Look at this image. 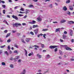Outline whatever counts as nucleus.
Returning <instances> with one entry per match:
<instances>
[{
  "label": "nucleus",
  "instance_id": "nucleus-7",
  "mask_svg": "<svg viewBox=\"0 0 74 74\" xmlns=\"http://www.w3.org/2000/svg\"><path fill=\"white\" fill-rule=\"evenodd\" d=\"M12 17L14 19H15L16 20H18V18L16 16H14V15H12Z\"/></svg>",
  "mask_w": 74,
  "mask_h": 74
},
{
  "label": "nucleus",
  "instance_id": "nucleus-27",
  "mask_svg": "<svg viewBox=\"0 0 74 74\" xmlns=\"http://www.w3.org/2000/svg\"><path fill=\"white\" fill-rule=\"evenodd\" d=\"M67 13L69 15H71V14H70V12H69V11L67 12Z\"/></svg>",
  "mask_w": 74,
  "mask_h": 74
},
{
  "label": "nucleus",
  "instance_id": "nucleus-53",
  "mask_svg": "<svg viewBox=\"0 0 74 74\" xmlns=\"http://www.w3.org/2000/svg\"><path fill=\"white\" fill-rule=\"evenodd\" d=\"M18 63H20V62H21V60H18Z\"/></svg>",
  "mask_w": 74,
  "mask_h": 74
},
{
  "label": "nucleus",
  "instance_id": "nucleus-33",
  "mask_svg": "<svg viewBox=\"0 0 74 74\" xmlns=\"http://www.w3.org/2000/svg\"><path fill=\"white\" fill-rule=\"evenodd\" d=\"M21 41H22V42H23V43H24V44H25V43H26V42L24 41L23 39H21Z\"/></svg>",
  "mask_w": 74,
  "mask_h": 74
},
{
  "label": "nucleus",
  "instance_id": "nucleus-51",
  "mask_svg": "<svg viewBox=\"0 0 74 74\" xmlns=\"http://www.w3.org/2000/svg\"><path fill=\"white\" fill-rule=\"evenodd\" d=\"M22 25L23 26H25V25H26V24L25 23H23L22 24Z\"/></svg>",
  "mask_w": 74,
  "mask_h": 74
},
{
  "label": "nucleus",
  "instance_id": "nucleus-6",
  "mask_svg": "<svg viewBox=\"0 0 74 74\" xmlns=\"http://www.w3.org/2000/svg\"><path fill=\"white\" fill-rule=\"evenodd\" d=\"M37 19L38 22H41V21H42V19L40 17H38L37 18Z\"/></svg>",
  "mask_w": 74,
  "mask_h": 74
},
{
  "label": "nucleus",
  "instance_id": "nucleus-60",
  "mask_svg": "<svg viewBox=\"0 0 74 74\" xmlns=\"http://www.w3.org/2000/svg\"><path fill=\"white\" fill-rule=\"evenodd\" d=\"M10 11H11V12H13V10H12V8H10Z\"/></svg>",
  "mask_w": 74,
  "mask_h": 74
},
{
  "label": "nucleus",
  "instance_id": "nucleus-18",
  "mask_svg": "<svg viewBox=\"0 0 74 74\" xmlns=\"http://www.w3.org/2000/svg\"><path fill=\"white\" fill-rule=\"evenodd\" d=\"M37 56L39 58V59L41 58V55H40L39 54H37Z\"/></svg>",
  "mask_w": 74,
  "mask_h": 74
},
{
  "label": "nucleus",
  "instance_id": "nucleus-57",
  "mask_svg": "<svg viewBox=\"0 0 74 74\" xmlns=\"http://www.w3.org/2000/svg\"><path fill=\"white\" fill-rule=\"evenodd\" d=\"M4 33H7V30H6L4 31Z\"/></svg>",
  "mask_w": 74,
  "mask_h": 74
},
{
  "label": "nucleus",
  "instance_id": "nucleus-16",
  "mask_svg": "<svg viewBox=\"0 0 74 74\" xmlns=\"http://www.w3.org/2000/svg\"><path fill=\"white\" fill-rule=\"evenodd\" d=\"M39 44H40V45L41 46V47L42 48H44L45 47L44 45V44H42L41 43H39Z\"/></svg>",
  "mask_w": 74,
  "mask_h": 74
},
{
  "label": "nucleus",
  "instance_id": "nucleus-1",
  "mask_svg": "<svg viewBox=\"0 0 74 74\" xmlns=\"http://www.w3.org/2000/svg\"><path fill=\"white\" fill-rule=\"evenodd\" d=\"M61 47H65V49H66V50H67L68 51H72L73 50L70 47H67V45H61Z\"/></svg>",
  "mask_w": 74,
  "mask_h": 74
},
{
  "label": "nucleus",
  "instance_id": "nucleus-34",
  "mask_svg": "<svg viewBox=\"0 0 74 74\" xmlns=\"http://www.w3.org/2000/svg\"><path fill=\"white\" fill-rule=\"evenodd\" d=\"M14 47H16V48H19V47H18V45H15Z\"/></svg>",
  "mask_w": 74,
  "mask_h": 74
},
{
  "label": "nucleus",
  "instance_id": "nucleus-36",
  "mask_svg": "<svg viewBox=\"0 0 74 74\" xmlns=\"http://www.w3.org/2000/svg\"><path fill=\"white\" fill-rule=\"evenodd\" d=\"M5 47V45L1 46L0 47L1 48H4V47Z\"/></svg>",
  "mask_w": 74,
  "mask_h": 74
},
{
  "label": "nucleus",
  "instance_id": "nucleus-13",
  "mask_svg": "<svg viewBox=\"0 0 74 74\" xmlns=\"http://www.w3.org/2000/svg\"><path fill=\"white\" fill-rule=\"evenodd\" d=\"M30 12V10H29L26 9V12H25L26 14H27V13H29Z\"/></svg>",
  "mask_w": 74,
  "mask_h": 74
},
{
  "label": "nucleus",
  "instance_id": "nucleus-59",
  "mask_svg": "<svg viewBox=\"0 0 74 74\" xmlns=\"http://www.w3.org/2000/svg\"><path fill=\"white\" fill-rule=\"evenodd\" d=\"M27 18V16L26 15L23 18L25 19V18Z\"/></svg>",
  "mask_w": 74,
  "mask_h": 74
},
{
  "label": "nucleus",
  "instance_id": "nucleus-26",
  "mask_svg": "<svg viewBox=\"0 0 74 74\" xmlns=\"http://www.w3.org/2000/svg\"><path fill=\"white\" fill-rule=\"evenodd\" d=\"M18 58H19V56H17L14 59L15 60H16V59H18Z\"/></svg>",
  "mask_w": 74,
  "mask_h": 74
},
{
  "label": "nucleus",
  "instance_id": "nucleus-35",
  "mask_svg": "<svg viewBox=\"0 0 74 74\" xmlns=\"http://www.w3.org/2000/svg\"><path fill=\"white\" fill-rule=\"evenodd\" d=\"M43 37L45 39L46 38V37H45V36H46V34H44L43 35Z\"/></svg>",
  "mask_w": 74,
  "mask_h": 74
},
{
  "label": "nucleus",
  "instance_id": "nucleus-32",
  "mask_svg": "<svg viewBox=\"0 0 74 74\" xmlns=\"http://www.w3.org/2000/svg\"><path fill=\"white\" fill-rule=\"evenodd\" d=\"M10 67H11V68H13L14 66H13V65L12 64H11L10 65Z\"/></svg>",
  "mask_w": 74,
  "mask_h": 74
},
{
  "label": "nucleus",
  "instance_id": "nucleus-10",
  "mask_svg": "<svg viewBox=\"0 0 74 74\" xmlns=\"http://www.w3.org/2000/svg\"><path fill=\"white\" fill-rule=\"evenodd\" d=\"M36 23V22L34 20H33L32 22H29V23L30 24H35V23Z\"/></svg>",
  "mask_w": 74,
  "mask_h": 74
},
{
  "label": "nucleus",
  "instance_id": "nucleus-50",
  "mask_svg": "<svg viewBox=\"0 0 74 74\" xmlns=\"http://www.w3.org/2000/svg\"><path fill=\"white\" fill-rule=\"evenodd\" d=\"M7 16L8 18H10V15H7Z\"/></svg>",
  "mask_w": 74,
  "mask_h": 74
},
{
  "label": "nucleus",
  "instance_id": "nucleus-56",
  "mask_svg": "<svg viewBox=\"0 0 74 74\" xmlns=\"http://www.w3.org/2000/svg\"><path fill=\"white\" fill-rule=\"evenodd\" d=\"M18 8V6H16L14 8V9H17Z\"/></svg>",
  "mask_w": 74,
  "mask_h": 74
},
{
  "label": "nucleus",
  "instance_id": "nucleus-11",
  "mask_svg": "<svg viewBox=\"0 0 74 74\" xmlns=\"http://www.w3.org/2000/svg\"><path fill=\"white\" fill-rule=\"evenodd\" d=\"M63 10H64L65 11H66L67 10V8L66 6H64L63 8Z\"/></svg>",
  "mask_w": 74,
  "mask_h": 74
},
{
  "label": "nucleus",
  "instance_id": "nucleus-61",
  "mask_svg": "<svg viewBox=\"0 0 74 74\" xmlns=\"http://www.w3.org/2000/svg\"><path fill=\"white\" fill-rule=\"evenodd\" d=\"M53 23H58V22L56 21L53 22Z\"/></svg>",
  "mask_w": 74,
  "mask_h": 74
},
{
  "label": "nucleus",
  "instance_id": "nucleus-42",
  "mask_svg": "<svg viewBox=\"0 0 74 74\" xmlns=\"http://www.w3.org/2000/svg\"><path fill=\"white\" fill-rule=\"evenodd\" d=\"M3 53V51L1 50H0V55Z\"/></svg>",
  "mask_w": 74,
  "mask_h": 74
},
{
  "label": "nucleus",
  "instance_id": "nucleus-39",
  "mask_svg": "<svg viewBox=\"0 0 74 74\" xmlns=\"http://www.w3.org/2000/svg\"><path fill=\"white\" fill-rule=\"evenodd\" d=\"M10 60H14V58L12 57H11L10 58Z\"/></svg>",
  "mask_w": 74,
  "mask_h": 74
},
{
  "label": "nucleus",
  "instance_id": "nucleus-41",
  "mask_svg": "<svg viewBox=\"0 0 74 74\" xmlns=\"http://www.w3.org/2000/svg\"><path fill=\"white\" fill-rule=\"evenodd\" d=\"M21 11H24V9H23V8H21L20 9Z\"/></svg>",
  "mask_w": 74,
  "mask_h": 74
},
{
  "label": "nucleus",
  "instance_id": "nucleus-28",
  "mask_svg": "<svg viewBox=\"0 0 74 74\" xmlns=\"http://www.w3.org/2000/svg\"><path fill=\"white\" fill-rule=\"evenodd\" d=\"M34 47H36V48H39V46L37 45H35L34 46Z\"/></svg>",
  "mask_w": 74,
  "mask_h": 74
},
{
  "label": "nucleus",
  "instance_id": "nucleus-45",
  "mask_svg": "<svg viewBox=\"0 0 74 74\" xmlns=\"http://www.w3.org/2000/svg\"><path fill=\"white\" fill-rule=\"evenodd\" d=\"M18 16H23V15L19 14L18 15Z\"/></svg>",
  "mask_w": 74,
  "mask_h": 74
},
{
  "label": "nucleus",
  "instance_id": "nucleus-64",
  "mask_svg": "<svg viewBox=\"0 0 74 74\" xmlns=\"http://www.w3.org/2000/svg\"><path fill=\"white\" fill-rule=\"evenodd\" d=\"M64 34H67V32H66V31H65V32H64Z\"/></svg>",
  "mask_w": 74,
  "mask_h": 74
},
{
  "label": "nucleus",
  "instance_id": "nucleus-40",
  "mask_svg": "<svg viewBox=\"0 0 74 74\" xmlns=\"http://www.w3.org/2000/svg\"><path fill=\"white\" fill-rule=\"evenodd\" d=\"M30 34H32V35H34V33H33V32H30Z\"/></svg>",
  "mask_w": 74,
  "mask_h": 74
},
{
  "label": "nucleus",
  "instance_id": "nucleus-23",
  "mask_svg": "<svg viewBox=\"0 0 74 74\" xmlns=\"http://www.w3.org/2000/svg\"><path fill=\"white\" fill-rule=\"evenodd\" d=\"M60 28H58L56 29V32H58V31H59L60 30Z\"/></svg>",
  "mask_w": 74,
  "mask_h": 74
},
{
  "label": "nucleus",
  "instance_id": "nucleus-44",
  "mask_svg": "<svg viewBox=\"0 0 74 74\" xmlns=\"http://www.w3.org/2000/svg\"><path fill=\"white\" fill-rule=\"evenodd\" d=\"M3 12L4 14H5V10H3Z\"/></svg>",
  "mask_w": 74,
  "mask_h": 74
},
{
  "label": "nucleus",
  "instance_id": "nucleus-29",
  "mask_svg": "<svg viewBox=\"0 0 74 74\" xmlns=\"http://www.w3.org/2000/svg\"><path fill=\"white\" fill-rule=\"evenodd\" d=\"M1 64L3 66H5V62H2Z\"/></svg>",
  "mask_w": 74,
  "mask_h": 74
},
{
  "label": "nucleus",
  "instance_id": "nucleus-15",
  "mask_svg": "<svg viewBox=\"0 0 74 74\" xmlns=\"http://www.w3.org/2000/svg\"><path fill=\"white\" fill-rule=\"evenodd\" d=\"M33 5H28L27 7H28L29 8H33Z\"/></svg>",
  "mask_w": 74,
  "mask_h": 74
},
{
  "label": "nucleus",
  "instance_id": "nucleus-31",
  "mask_svg": "<svg viewBox=\"0 0 74 74\" xmlns=\"http://www.w3.org/2000/svg\"><path fill=\"white\" fill-rule=\"evenodd\" d=\"M7 42H11V39H9L7 41Z\"/></svg>",
  "mask_w": 74,
  "mask_h": 74
},
{
  "label": "nucleus",
  "instance_id": "nucleus-47",
  "mask_svg": "<svg viewBox=\"0 0 74 74\" xmlns=\"http://www.w3.org/2000/svg\"><path fill=\"white\" fill-rule=\"evenodd\" d=\"M60 55H62V52L60 50Z\"/></svg>",
  "mask_w": 74,
  "mask_h": 74
},
{
  "label": "nucleus",
  "instance_id": "nucleus-2",
  "mask_svg": "<svg viewBox=\"0 0 74 74\" xmlns=\"http://www.w3.org/2000/svg\"><path fill=\"white\" fill-rule=\"evenodd\" d=\"M22 24L20 23H15V24H13V27H18L17 26H21Z\"/></svg>",
  "mask_w": 74,
  "mask_h": 74
},
{
  "label": "nucleus",
  "instance_id": "nucleus-54",
  "mask_svg": "<svg viewBox=\"0 0 74 74\" xmlns=\"http://www.w3.org/2000/svg\"><path fill=\"white\" fill-rule=\"evenodd\" d=\"M52 4H51L50 5H49V7H51V8H52Z\"/></svg>",
  "mask_w": 74,
  "mask_h": 74
},
{
  "label": "nucleus",
  "instance_id": "nucleus-12",
  "mask_svg": "<svg viewBox=\"0 0 74 74\" xmlns=\"http://www.w3.org/2000/svg\"><path fill=\"white\" fill-rule=\"evenodd\" d=\"M30 38H28L26 39L25 40L27 42H30Z\"/></svg>",
  "mask_w": 74,
  "mask_h": 74
},
{
  "label": "nucleus",
  "instance_id": "nucleus-38",
  "mask_svg": "<svg viewBox=\"0 0 74 74\" xmlns=\"http://www.w3.org/2000/svg\"><path fill=\"white\" fill-rule=\"evenodd\" d=\"M2 7H3V8H5V5H2Z\"/></svg>",
  "mask_w": 74,
  "mask_h": 74
},
{
  "label": "nucleus",
  "instance_id": "nucleus-62",
  "mask_svg": "<svg viewBox=\"0 0 74 74\" xmlns=\"http://www.w3.org/2000/svg\"><path fill=\"white\" fill-rule=\"evenodd\" d=\"M1 3H5V2L3 1H1Z\"/></svg>",
  "mask_w": 74,
  "mask_h": 74
},
{
  "label": "nucleus",
  "instance_id": "nucleus-55",
  "mask_svg": "<svg viewBox=\"0 0 74 74\" xmlns=\"http://www.w3.org/2000/svg\"><path fill=\"white\" fill-rule=\"evenodd\" d=\"M71 42H74V39H72L71 40Z\"/></svg>",
  "mask_w": 74,
  "mask_h": 74
},
{
  "label": "nucleus",
  "instance_id": "nucleus-25",
  "mask_svg": "<svg viewBox=\"0 0 74 74\" xmlns=\"http://www.w3.org/2000/svg\"><path fill=\"white\" fill-rule=\"evenodd\" d=\"M70 3V0H68L66 2V4H68V3Z\"/></svg>",
  "mask_w": 74,
  "mask_h": 74
},
{
  "label": "nucleus",
  "instance_id": "nucleus-46",
  "mask_svg": "<svg viewBox=\"0 0 74 74\" xmlns=\"http://www.w3.org/2000/svg\"><path fill=\"white\" fill-rule=\"evenodd\" d=\"M0 42H3V41L1 40V38H0Z\"/></svg>",
  "mask_w": 74,
  "mask_h": 74
},
{
  "label": "nucleus",
  "instance_id": "nucleus-24",
  "mask_svg": "<svg viewBox=\"0 0 74 74\" xmlns=\"http://www.w3.org/2000/svg\"><path fill=\"white\" fill-rule=\"evenodd\" d=\"M33 55V53L32 52L31 53H30L28 54V56H30L31 55Z\"/></svg>",
  "mask_w": 74,
  "mask_h": 74
},
{
  "label": "nucleus",
  "instance_id": "nucleus-21",
  "mask_svg": "<svg viewBox=\"0 0 74 74\" xmlns=\"http://www.w3.org/2000/svg\"><path fill=\"white\" fill-rule=\"evenodd\" d=\"M38 27V25H33V28H35L36 27Z\"/></svg>",
  "mask_w": 74,
  "mask_h": 74
},
{
  "label": "nucleus",
  "instance_id": "nucleus-9",
  "mask_svg": "<svg viewBox=\"0 0 74 74\" xmlns=\"http://www.w3.org/2000/svg\"><path fill=\"white\" fill-rule=\"evenodd\" d=\"M26 70L24 69L23 71L20 74H26Z\"/></svg>",
  "mask_w": 74,
  "mask_h": 74
},
{
  "label": "nucleus",
  "instance_id": "nucleus-63",
  "mask_svg": "<svg viewBox=\"0 0 74 74\" xmlns=\"http://www.w3.org/2000/svg\"><path fill=\"white\" fill-rule=\"evenodd\" d=\"M16 32V31H14V30L12 31V32L13 33H15Z\"/></svg>",
  "mask_w": 74,
  "mask_h": 74
},
{
  "label": "nucleus",
  "instance_id": "nucleus-20",
  "mask_svg": "<svg viewBox=\"0 0 74 74\" xmlns=\"http://www.w3.org/2000/svg\"><path fill=\"white\" fill-rule=\"evenodd\" d=\"M47 30H48V29H43L42 30V32H45V31H47Z\"/></svg>",
  "mask_w": 74,
  "mask_h": 74
},
{
  "label": "nucleus",
  "instance_id": "nucleus-37",
  "mask_svg": "<svg viewBox=\"0 0 74 74\" xmlns=\"http://www.w3.org/2000/svg\"><path fill=\"white\" fill-rule=\"evenodd\" d=\"M25 55H26V56H27V51L25 50Z\"/></svg>",
  "mask_w": 74,
  "mask_h": 74
},
{
  "label": "nucleus",
  "instance_id": "nucleus-30",
  "mask_svg": "<svg viewBox=\"0 0 74 74\" xmlns=\"http://www.w3.org/2000/svg\"><path fill=\"white\" fill-rule=\"evenodd\" d=\"M66 36L63 35V38L64 40H65V39H66Z\"/></svg>",
  "mask_w": 74,
  "mask_h": 74
},
{
  "label": "nucleus",
  "instance_id": "nucleus-5",
  "mask_svg": "<svg viewBox=\"0 0 74 74\" xmlns=\"http://www.w3.org/2000/svg\"><path fill=\"white\" fill-rule=\"evenodd\" d=\"M66 22V20H64V19H62L60 21V23H64V22Z\"/></svg>",
  "mask_w": 74,
  "mask_h": 74
},
{
  "label": "nucleus",
  "instance_id": "nucleus-4",
  "mask_svg": "<svg viewBox=\"0 0 74 74\" xmlns=\"http://www.w3.org/2000/svg\"><path fill=\"white\" fill-rule=\"evenodd\" d=\"M34 33H35V34H37L38 32V29H37L34 30Z\"/></svg>",
  "mask_w": 74,
  "mask_h": 74
},
{
  "label": "nucleus",
  "instance_id": "nucleus-14",
  "mask_svg": "<svg viewBox=\"0 0 74 74\" xmlns=\"http://www.w3.org/2000/svg\"><path fill=\"white\" fill-rule=\"evenodd\" d=\"M70 34L71 36H73V31L72 30H70Z\"/></svg>",
  "mask_w": 74,
  "mask_h": 74
},
{
  "label": "nucleus",
  "instance_id": "nucleus-3",
  "mask_svg": "<svg viewBox=\"0 0 74 74\" xmlns=\"http://www.w3.org/2000/svg\"><path fill=\"white\" fill-rule=\"evenodd\" d=\"M59 47V46H50L49 47L51 49H54L55 48H58Z\"/></svg>",
  "mask_w": 74,
  "mask_h": 74
},
{
  "label": "nucleus",
  "instance_id": "nucleus-22",
  "mask_svg": "<svg viewBox=\"0 0 74 74\" xmlns=\"http://www.w3.org/2000/svg\"><path fill=\"white\" fill-rule=\"evenodd\" d=\"M69 7H70V10H71V11H72V10H73V6H70Z\"/></svg>",
  "mask_w": 74,
  "mask_h": 74
},
{
  "label": "nucleus",
  "instance_id": "nucleus-8",
  "mask_svg": "<svg viewBox=\"0 0 74 74\" xmlns=\"http://www.w3.org/2000/svg\"><path fill=\"white\" fill-rule=\"evenodd\" d=\"M68 23L69 24H74V22L73 21H68Z\"/></svg>",
  "mask_w": 74,
  "mask_h": 74
},
{
  "label": "nucleus",
  "instance_id": "nucleus-17",
  "mask_svg": "<svg viewBox=\"0 0 74 74\" xmlns=\"http://www.w3.org/2000/svg\"><path fill=\"white\" fill-rule=\"evenodd\" d=\"M10 34H11L10 33H8L6 35V36L5 37L6 38H7V37H8L10 36Z\"/></svg>",
  "mask_w": 74,
  "mask_h": 74
},
{
  "label": "nucleus",
  "instance_id": "nucleus-48",
  "mask_svg": "<svg viewBox=\"0 0 74 74\" xmlns=\"http://www.w3.org/2000/svg\"><path fill=\"white\" fill-rule=\"evenodd\" d=\"M57 51H58V48H56L55 49V52H57Z\"/></svg>",
  "mask_w": 74,
  "mask_h": 74
},
{
  "label": "nucleus",
  "instance_id": "nucleus-43",
  "mask_svg": "<svg viewBox=\"0 0 74 74\" xmlns=\"http://www.w3.org/2000/svg\"><path fill=\"white\" fill-rule=\"evenodd\" d=\"M9 52L10 54H11L12 53V51H11V50H9Z\"/></svg>",
  "mask_w": 74,
  "mask_h": 74
},
{
  "label": "nucleus",
  "instance_id": "nucleus-58",
  "mask_svg": "<svg viewBox=\"0 0 74 74\" xmlns=\"http://www.w3.org/2000/svg\"><path fill=\"white\" fill-rule=\"evenodd\" d=\"M18 52V51L17 50H15L14 51V53H17Z\"/></svg>",
  "mask_w": 74,
  "mask_h": 74
},
{
  "label": "nucleus",
  "instance_id": "nucleus-19",
  "mask_svg": "<svg viewBox=\"0 0 74 74\" xmlns=\"http://www.w3.org/2000/svg\"><path fill=\"white\" fill-rule=\"evenodd\" d=\"M49 58H50V56L49 55H47L46 57V58L49 59Z\"/></svg>",
  "mask_w": 74,
  "mask_h": 74
},
{
  "label": "nucleus",
  "instance_id": "nucleus-49",
  "mask_svg": "<svg viewBox=\"0 0 74 74\" xmlns=\"http://www.w3.org/2000/svg\"><path fill=\"white\" fill-rule=\"evenodd\" d=\"M8 49L10 50V49H11V48H10V46H8Z\"/></svg>",
  "mask_w": 74,
  "mask_h": 74
},
{
  "label": "nucleus",
  "instance_id": "nucleus-52",
  "mask_svg": "<svg viewBox=\"0 0 74 74\" xmlns=\"http://www.w3.org/2000/svg\"><path fill=\"white\" fill-rule=\"evenodd\" d=\"M60 40L61 42H63V40H62V39H60Z\"/></svg>",
  "mask_w": 74,
  "mask_h": 74
}]
</instances>
